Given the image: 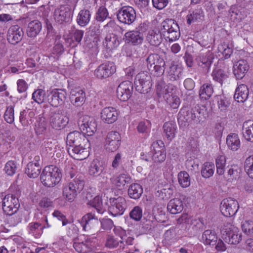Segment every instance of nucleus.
<instances>
[{
	"label": "nucleus",
	"mask_w": 253,
	"mask_h": 253,
	"mask_svg": "<svg viewBox=\"0 0 253 253\" xmlns=\"http://www.w3.org/2000/svg\"><path fill=\"white\" fill-rule=\"evenodd\" d=\"M61 177V173L58 168L49 166L45 167L42 170L40 180L44 186L50 187L58 183Z\"/></svg>",
	"instance_id": "1"
},
{
	"label": "nucleus",
	"mask_w": 253,
	"mask_h": 253,
	"mask_svg": "<svg viewBox=\"0 0 253 253\" xmlns=\"http://www.w3.org/2000/svg\"><path fill=\"white\" fill-rule=\"evenodd\" d=\"M204 110L198 105L192 106L190 108L186 107L180 109L178 113V120H181L187 122H194L199 123L203 118Z\"/></svg>",
	"instance_id": "2"
},
{
	"label": "nucleus",
	"mask_w": 253,
	"mask_h": 253,
	"mask_svg": "<svg viewBox=\"0 0 253 253\" xmlns=\"http://www.w3.org/2000/svg\"><path fill=\"white\" fill-rule=\"evenodd\" d=\"M161 31L166 40L173 42L178 39L180 34L177 23L172 19H167L161 23Z\"/></svg>",
	"instance_id": "3"
},
{
	"label": "nucleus",
	"mask_w": 253,
	"mask_h": 253,
	"mask_svg": "<svg viewBox=\"0 0 253 253\" xmlns=\"http://www.w3.org/2000/svg\"><path fill=\"white\" fill-rule=\"evenodd\" d=\"M147 27L144 23L140 24L135 30L126 33L124 35L126 43L133 46L141 44L144 40L143 33L147 30Z\"/></svg>",
	"instance_id": "4"
},
{
	"label": "nucleus",
	"mask_w": 253,
	"mask_h": 253,
	"mask_svg": "<svg viewBox=\"0 0 253 253\" xmlns=\"http://www.w3.org/2000/svg\"><path fill=\"white\" fill-rule=\"evenodd\" d=\"M65 173L66 177H70L72 179L69 184H73L76 191L79 193L83 189L84 185V174L79 173L71 164H68L65 168Z\"/></svg>",
	"instance_id": "5"
},
{
	"label": "nucleus",
	"mask_w": 253,
	"mask_h": 253,
	"mask_svg": "<svg viewBox=\"0 0 253 253\" xmlns=\"http://www.w3.org/2000/svg\"><path fill=\"white\" fill-rule=\"evenodd\" d=\"M222 238L229 244L237 245L242 240V234L239 233V229L230 222H226L223 229Z\"/></svg>",
	"instance_id": "6"
},
{
	"label": "nucleus",
	"mask_w": 253,
	"mask_h": 253,
	"mask_svg": "<svg viewBox=\"0 0 253 253\" xmlns=\"http://www.w3.org/2000/svg\"><path fill=\"white\" fill-rule=\"evenodd\" d=\"M134 85L138 92L144 94L148 93L152 85L150 75L147 72L139 73L135 77Z\"/></svg>",
	"instance_id": "7"
},
{
	"label": "nucleus",
	"mask_w": 253,
	"mask_h": 253,
	"mask_svg": "<svg viewBox=\"0 0 253 253\" xmlns=\"http://www.w3.org/2000/svg\"><path fill=\"white\" fill-rule=\"evenodd\" d=\"M67 93L65 89L54 88L47 92L48 102L53 107L63 104L66 99Z\"/></svg>",
	"instance_id": "8"
},
{
	"label": "nucleus",
	"mask_w": 253,
	"mask_h": 253,
	"mask_svg": "<svg viewBox=\"0 0 253 253\" xmlns=\"http://www.w3.org/2000/svg\"><path fill=\"white\" fill-rule=\"evenodd\" d=\"M73 14L71 7L62 4L56 7L53 13V18L58 24H62L71 22Z\"/></svg>",
	"instance_id": "9"
},
{
	"label": "nucleus",
	"mask_w": 253,
	"mask_h": 253,
	"mask_svg": "<svg viewBox=\"0 0 253 253\" xmlns=\"http://www.w3.org/2000/svg\"><path fill=\"white\" fill-rule=\"evenodd\" d=\"M136 12L134 9L129 6H124L120 8L117 12V18L121 23L130 25L136 19Z\"/></svg>",
	"instance_id": "10"
},
{
	"label": "nucleus",
	"mask_w": 253,
	"mask_h": 253,
	"mask_svg": "<svg viewBox=\"0 0 253 253\" xmlns=\"http://www.w3.org/2000/svg\"><path fill=\"white\" fill-rule=\"evenodd\" d=\"M109 201L108 211L110 213L114 216L123 215L127 208L125 198L120 196L117 198H111Z\"/></svg>",
	"instance_id": "11"
},
{
	"label": "nucleus",
	"mask_w": 253,
	"mask_h": 253,
	"mask_svg": "<svg viewBox=\"0 0 253 253\" xmlns=\"http://www.w3.org/2000/svg\"><path fill=\"white\" fill-rule=\"evenodd\" d=\"M78 124L83 133H86L88 136L92 135L96 131L97 125L95 120L87 115L80 117Z\"/></svg>",
	"instance_id": "12"
},
{
	"label": "nucleus",
	"mask_w": 253,
	"mask_h": 253,
	"mask_svg": "<svg viewBox=\"0 0 253 253\" xmlns=\"http://www.w3.org/2000/svg\"><path fill=\"white\" fill-rule=\"evenodd\" d=\"M19 207V200L15 195L7 194L4 196L2 210L5 214L12 215L18 211Z\"/></svg>",
	"instance_id": "13"
},
{
	"label": "nucleus",
	"mask_w": 253,
	"mask_h": 253,
	"mask_svg": "<svg viewBox=\"0 0 253 253\" xmlns=\"http://www.w3.org/2000/svg\"><path fill=\"white\" fill-rule=\"evenodd\" d=\"M68 122V118L62 114L59 110L51 111L49 124L53 129L56 130L63 129L67 125Z\"/></svg>",
	"instance_id": "14"
},
{
	"label": "nucleus",
	"mask_w": 253,
	"mask_h": 253,
	"mask_svg": "<svg viewBox=\"0 0 253 253\" xmlns=\"http://www.w3.org/2000/svg\"><path fill=\"white\" fill-rule=\"evenodd\" d=\"M239 204L237 200L228 198L223 199L220 205L222 214L226 217L234 215L239 209Z\"/></svg>",
	"instance_id": "15"
},
{
	"label": "nucleus",
	"mask_w": 253,
	"mask_h": 253,
	"mask_svg": "<svg viewBox=\"0 0 253 253\" xmlns=\"http://www.w3.org/2000/svg\"><path fill=\"white\" fill-rule=\"evenodd\" d=\"M116 66L112 62H106L100 64L95 70L94 75L98 79H106L116 72Z\"/></svg>",
	"instance_id": "16"
},
{
	"label": "nucleus",
	"mask_w": 253,
	"mask_h": 253,
	"mask_svg": "<svg viewBox=\"0 0 253 253\" xmlns=\"http://www.w3.org/2000/svg\"><path fill=\"white\" fill-rule=\"evenodd\" d=\"M214 59V55L212 52L208 50L205 53H200L196 57L195 60L199 67L203 72L207 73L209 72L211 65Z\"/></svg>",
	"instance_id": "17"
},
{
	"label": "nucleus",
	"mask_w": 253,
	"mask_h": 253,
	"mask_svg": "<svg viewBox=\"0 0 253 253\" xmlns=\"http://www.w3.org/2000/svg\"><path fill=\"white\" fill-rule=\"evenodd\" d=\"M89 144L84 143L82 145L67 146L69 154L74 159L77 160L85 159L88 156V151L86 147H89Z\"/></svg>",
	"instance_id": "18"
},
{
	"label": "nucleus",
	"mask_w": 253,
	"mask_h": 253,
	"mask_svg": "<svg viewBox=\"0 0 253 253\" xmlns=\"http://www.w3.org/2000/svg\"><path fill=\"white\" fill-rule=\"evenodd\" d=\"M246 6L247 2L245 0H237V3L231 6L229 12L232 16L234 15L236 19L242 20L249 14Z\"/></svg>",
	"instance_id": "19"
},
{
	"label": "nucleus",
	"mask_w": 253,
	"mask_h": 253,
	"mask_svg": "<svg viewBox=\"0 0 253 253\" xmlns=\"http://www.w3.org/2000/svg\"><path fill=\"white\" fill-rule=\"evenodd\" d=\"M153 153L152 159L155 163L163 162L166 158V152L165 145L161 140L154 142L151 147Z\"/></svg>",
	"instance_id": "20"
},
{
	"label": "nucleus",
	"mask_w": 253,
	"mask_h": 253,
	"mask_svg": "<svg viewBox=\"0 0 253 253\" xmlns=\"http://www.w3.org/2000/svg\"><path fill=\"white\" fill-rule=\"evenodd\" d=\"M133 90V86L131 82L129 81L123 82L117 88V97L121 101H127L131 96Z\"/></svg>",
	"instance_id": "21"
},
{
	"label": "nucleus",
	"mask_w": 253,
	"mask_h": 253,
	"mask_svg": "<svg viewBox=\"0 0 253 253\" xmlns=\"http://www.w3.org/2000/svg\"><path fill=\"white\" fill-rule=\"evenodd\" d=\"M121 137L117 131H111L106 136L105 148L109 152H114L118 149L121 144Z\"/></svg>",
	"instance_id": "22"
},
{
	"label": "nucleus",
	"mask_w": 253,
	"mask_h": 253,
	"mask_svg": "<svg viewBox=\"0 0 253 253\" xmlns=\"http://www.w3.org/2000/svg\"><path fill=\"white\" fill-rule=\"evenodd\" d=\"M88 143V140L84 135L78 131H73L69 133L66 137L67 146L82 145Z\"/></svg>",
	"instance_id": "23"
},
{
	"label": "nucleus",
	"mask_w": 253,
	"mask_h": 253,
	"mask_svg": "<svg viewBox=\"0 0 253 253\" xmlns=\"http://www.w3.org/2000/svg\"><path fill=\"white\" fill-rule=\"evenodd\" d=\"M23 36V29L18 25H13L8 30L7 39L9 43L15 44L22 40Z\"/></svg>",
	"instance_id": "24"
},
{
	"label": "nucleus",
	"mask_w": 253,
	"mask_h": 253,
	"mask_svg": "<svg viewBox=\"0 0 253 253\" xmlns=\"http://www.w3.org/2000/svg\"><path fill=\"white\" fill-rule=\"evenodd\" d=\"M205 13L202 7L198 6L196 8L190 9L186 16V22L189 25L193 23H199L204 21Z\"/></svg>",
	"instance_id": "25"
},
{
	"label": "nucleus",
	"mask_w": 253,
	"mask_h": 253,
	"mask_svg": "<svg viewBox=\"0 0 253 253\" xmlns=\"http://www.w3.org/2000/svg\"><path fill=\"white\" fill-rule=\"evenodd\" d=\"M102 120L107 124H112L118 119V114L116 109L112 107L104 108L101 112Z\"/></svg>",
	"instance_id": "26"
},
{
	"label": "nucleus",
	"mask_w": 253,
	"mask_h": 253,
	"mask_svg": "<svg viewBox=\"0 0 253 253\" xmlns=\"http://www.w3.org/2000/svg\"><path fill=\"white\" fill-rule=\"evenodd\" d=\"M162 33L158 28H155L148 31L146 36V41L151 45L158 46L163 41Z\"/></svg>",
	"instance_id": "27"
},
{
	"label": "nucleus",
	"mask_w": 253,
	"mask_h": 253,
	"mask_svg": "<svg viewBox=\"0 0 253 253\" xmlns=\"http://www.w3.org/2000/svg\"><path fill=\"white\" fill-rule=\"evenodd\" d=\"M71 101L72 104L76 106H82L85 100V93L80 88L72 89L70 92Z\"/></svg>",
	"instance_id": "28"
},
{
	"label": "nucleus",
	"mask_w": 253,
	"mask_h": 253,
	"mask_svg": "<svg viewBox=\"0 0 253 253\" xmlns=\"http://www.w3.org/2000/svg\"><path fill=\"white\" fill-rule=\"evenodd\" d=\"M90 6H86L81 9L78 13L76 22L81 27H85L89 23L92 12L90 9Z\"/></svg>",
	"instance_id": "29"
},
{
	"label": "nucleus",
	"mask_w": 253,
	"mask_h": 253,
	"mask_svg": "<svg viewBox=\"0 0 253 253\" xmlns=\"http://www.w3.org/2000/svg\"><path fill=\"white\" fill-rule=\"evenodd\" d=\"M95 224H98V220L95 214L92 212L85 214L81 220V224L85 231H89Z\"/></svg>",
	"instance_id": "30"
},
{
	"label": "nucleus",
	"mask_w": 253,
	"mask_h": 253,
	"mask_svg": "<svg viewBox=\"0 0 253 253\" xmlns=\"http://www.w3.org/2000/svg\"><path fill=\"white\" fill-rule=\"evenodd\" d=\"M234 74L237 79H242L248 72L249 69V65L247 61L240 60L234 65Z\"/></svg>",
	"instance_id": "31"
},
{
	"label": "nucleus",
	"mask_w": 253,
	"mask_h": 253,
	"mask_svg": "<svg viewBox=\"0 0 253 253\" xmlns=\"http://www.w3.org/2000/svg\"><path fill=\"white\" fill-rule=\"evenodd\" d=\"M184 208L182 201L179 198L171 199L168 203L167 210L171 214H175L181 212Z\"/></svg>",
	"instance_id": "32"
},
{
	"label": "nucleus",
	"mask_w": 253,
	"mask_h": 253,
	"mask_svg": "<svg viewBox=\"0 0 253 253\" xmlns=\"http://www.w3.org/2000/svg\"><path fill=\"white\" fill-rule=\"evenodd\" d=\"M104 168V165L102 161L94 159L90 164L88 173L93 177H97L101 175Z\"/></svg>",
	"instance_id": "33"
},
{
	"label": "nucleus",
	"mask_w": 253,
	"mask_h": 253,
	"mask_svg": "<svg viewBox=\"0 0 253 253\" xmlns=\"http://www.w3.org/2000/svg\"><path fill=\"white\" fill-rule=\"evenodd\" d=\"M113 184L119 189H122L126 184L131 182V178L127 173H121L116 177L112 178Z\"/></svg>",
	"instance_id": "34"
},
{
	"label": "nucleus",
	"mask_w": 253,
	"mask_h": 253,
	"mask_svg": "<svg viewBox=\"0 0 253 253\" xmlns=\"http://www.w3.org/2000/svg\"><path fill=\"white\" fill-rule=\"evenodd\" d=\"M42 23L38 20H35L29 23L27 28V34L29 37L35 38L41 32Z\"/></svg>",
	"instance_id": "35"
},
{
	"label": "nucleus",
	"mask_w": 253,
	"mask_h": 253,
	"mask_svg": "<svg viewBox=\"0 0 253 253\" xmlns=\"http://www.w3.org/2000/svg\"><path fill=\"white\" fill-rule=\"evenodd\" d=\"M166 74L169 81H176L180 79L182 75V70L178 65L172 64L167 70Z\"/></svg>",
	"instance_id": "36"
},
{
	"label": "nucleus",
	"mask_w": 253,
	"mask_h": 253,
	"mask_svg": "<svg viewBox=\"0 0 253 253\" xmlns=\"http://www.w3.org/2000/svg\"><path fill=\"white\" fill-rule=\"evenodd\" d=\"M249 90L247 85L241 84L236 89L234 98L238 102H244L248 98Z\"/></svg>",
	"instance_id": "37"
},
{
	"label": "nucleus",
	"mask_w": 253,
	"mask_h": 253,
	"mask_svg": "<svg viewBox=\"0 0 253 253\" xmlns=\"http://www.w3.org/2000/svg\"><path fill=\"white\" fill-rule=\"evenodd\" d=\"M164 133L168 140H171L175 136L177 126L175 122L169 121L166 122L163 127Z\"/></svg>",
	"instance_id": "38"
},
{
	"label": "nucleus",
	"mask_w": 253,
	"mask_h": 253,
	"mask_svg": "<svg viewBox=\"0 0 253 253\" xmlns=\"http://www.w3.org/2000/svg\"><path fill=\"white\" fill-rule=\"evenodd\" d=\"M41 166L38 163L29 162L25 169V173L30 178H36L41 173Z\"/></svg>",
	"instance_id": "39"
},
{
	"label": "nucleus",
	"mask_w": 253,
	"mask_h": 253,
	"mask_svg": "<svg viewBox=\"0 0 253 253\" xmlns=\"http://www.w3.org/2000/svg\"><path fill=\"white\" fill-rule=\"evenodd\" d=\"M217 240V237L214 231L207 230L202 234V241L205 245L214 246L216 245Z\"/></svg>",
	"instance_id": "40"
},
{
	"label": "nucleus",
	"mask_w": 253,
	"mask_h": 253,
	"mask_svg": "<svg viewBox=\"0 0 253 253\" xmlns=\"http://www.w3.org/2000/svg\"><path fill=\"white\" fill-rule=\"evenodd\" d=\"M120 44L118 37L114 34H108L103 42L104 47L110 50L116 48Z\"/></svg>",
	"instance_id": "41"
},
{
	"label": "nucleus",
	"mask_w": 253,
	"mask_h": 253,
	"mask_svg": "<svg viewBox=\"0 0 253 253\" xmlns=\"http://www.w3.org/2000/svg\"><path fill=\"white\" fill-rule=\"evenodd\" d=\"M226 144L229 149L237 151L241 145L240 140L237 134L232 133L227 135Z\"/></svg>",
	"instance_id": "42"
},
{
	"label": "nucleus",
	"mask_w": 253,
	"mask_h": 253,
	"mask_svg": "<svg viewBox=\"0 0 253 253\" xmlns=\"http://www.w3.org/2000/svg\"><path fill=\"white\" fill-rule=\"evenodd\" d=\"M73 184L68 183L65 185L63 188L64 198L69 202H72L77 196L78 193H79L75 188H73Z\"/></svg>",
	"instance_id": "43"
},
{
	"label": "nucleus",
	"mask_w": 253,
	"mask_h": 253,
	"mask_svg": "<svg viewBox=\"0 0 253 253\" xmlns=\"http://www.w3.org/2000/svg\"><path fill=\"white\" fill-rule=\"evenodd\" d=\"M242 133L247 141L253 142V121L248 120L243 123Z\"/></svg>",
	"instance_id": "44"
},
{
	"label": "nucleus",
	"mask_w": 253,
	"mask_h": 253,
	"mask_svg": "<svg viewBox=\"0 0 253 253\" xmlns=\"http://www.w3.org/2000/svg\"><path fill=\"white\" fill-rule=\"evenodd\" d=\"M127 193L130 198L134 200L138 199L143 193V188L138 183H132L129 186Z\"/></svg>",
	"instance_id": "45"
},
{
	"label": "nucleus",
	"mask_w": 253,
	"mask_h": 253,
	"mask_svg": "<svg viewBox=\"0 0 253 253\" xmlns=\"http://www.w3.org/2000/svg\"><path fill=\"white\" fill-rule=\"evenodd\" d=\"M42 224V223L40 221V219L38 221L30 223L27 226L29 233L37 238H39L43 232L42 230L41 229Z\"/></svg>",
	"instance_id": "46"
},
{
	"label": "nucleus",
	"mask_w": 253,
	"mask_h": 253,
	"mask_svg": "<svg viewBox=\"0 0 253 253\" xmlns=\"http://www.w3.org/2000/svg\"><path fill=\"white\" fill-rule=\"evenodd\" d=\"M73 247L79 253H87L91 249V247L87 240L80 242L79 239L77 238L75 239Z\"/></svg>",
	"instance_id": "47"
},
{
	"label": "nucleus",
	"mask_w": 253,
	"mask_h": 253,
	"mask_svg": "<svg viewBox=\"0 0 253 253\" xmlns=\"http://www.w3.org/2000/svg\"><path fill=\"white\" fill-rule=\"evenodd\" d=\"M213 92L212 85L209 83H206L200 87L199 96L202 99L208 100L211 96Z\"/></svg>",
	"instance_id": "48"
},
{
	"label": "nucleus",
	"mask_w": 253,
	"mask_h": 253,
	"mask_svg": "<svg viewBox=\"0 0 253 253\" xmlns=\"http://www.w3.org/2000/svg\"><path fill=\"white\" fill-rule=\"evenodd\" d=\"M88 205L94 208L98 213L103 214L106 211V205L103 204L102 199L99 196H95L88 202Z\"/></svg>",
	"instance_id": "49"
},
{
	"label": "nucleus",
	"mask_w": 253,
	"mask_h": 253,
	"mask_svg": "<svg viewBox=\"0 0 253 253\" xmlns=\"http://www.w3.org/2000/svg\"><path fill=\"white\" fill-rule=\"evenodd\" d=\"M214 165L211 162H206L201 169V174L205 178L211 177L214 172Z\"/></svg>",
	"instance_id": "50"
},
{
	"label": "nucleus",
	"mask_w": 253,
	"mask_h": 253,
	"mask_svg": "<svg viewBox=\"0 0 253 253\" xmlns=\"http://www.w3.org/2000/svg\"><path fill=\"white\" fill-rule=\"evenodd\" d=\"M164 98L167 101V103L173 109L178 108L180 104L179 97L173 94H170L169 93H166V95H164Z\"/></svg>",
	"instance_id": "51"
},
{
	"label": "nucleus",
	"mask_w": 253,
	"mask_h": 253,
	"mask_svg": "<svg viewBox=\"0 0 253 253\" xmlns=\"http://www.w3.org/2000/svg\"><path fill=\"white\" fill-rule=\"evenodd\" d=\"M105 246L110 249L117 248L119 246L123 247L125 246L124 241L122 240H119L113 236H109L106 241Z\"/></svg>",
	"instance_id": "52"
},
{
	"label": "nucleus",
	"mask_w": 253,
	"mask_h": 253,
	"mask_svg": "<svg viewBox=\"0 0 253 253\" xmlns=\"http://www.w3.org/2000/svg\"><path fill=\"white\" fill-rule=\"evenodd\" d=\"M226 164L225 157L223 155L218 156L215 160L216 167V173L219 175H222L224 173Z\"/></svg>",
	"instance_id": "53"
},
{
	"label": "nucleus",
	"mask_w": 253,
	"mask_h": 253,
	"mask_svg": "<svg viewBox=\"0 0 253 253\" xmlns=\"http://www.w3.org/2000/svg\"><path fill=\"white\" fill-rule=\"evenodd\" d=\"M178 180L179 184L183 188H187L190 185V176L186 171H180L178 173Z\"/></svg>",
	"instance_id": "54"
},
{
	"label": "nucleus",
	"mask_w": 253,
	"mask_h": 253,
	"mask_svg": "<svg viewBox=\"0 0 253 253\" xmlns=\"http://www.w3.org/2000/svg\"><path fill=\"white\" fill-rule=\"evenodd\" d=\"M142 215V209L138 206L133 207L129 213L130 218L135 221H139L141 219Z\"/></svg>",
	"instance_id": "55"
},
{
	"label": "nucleus",
	"mask_w": 253,
	"mask_h": 253,
	"mask_svg": "<svg viewBox=\"0 0 253 253\" xmlns=\"http://www.w3.org/2000/svg\"><path fill=\"white\" fill-rule=\"evenodd\" d=\"M109 17V12L104 6H101L97 10L95 14V19L98 22H102Z\"/></svg>",
	"instance_id": "56"
},
{
	"label": "nucleus",
	"mask_w": 253,
	"mask_h": 253,
	"mask_svg": "<svg viewBox=\"0 0 253 253\" xmlns=\"http://www.w3.org/2000/svg\"><path fill=\"white\" fill-rule=\"evenodd\" d=\"M46 95L45 91L42 89H38L32 94V99L39 104L44 102Z\"/></svg>",
	"instance_id": "57"
},
{
	"label": "nucleus",
	"mask_w": 253,
	"mask_h": 253,
	"mask_svg": "<svg viewBox=\"0 0 253 253\" xmlns=\"http://www.w3.org/2000/svg\"><path fill=\"white\" fill-rule=\"evenodd\" d=\"M211 76L214 81L217 82L221 84H222L223 80L227 77V76L224 73L223 70L218 68H215L213 70Z\"/></svg>",
	"instance_id": "58"
},
{
	"label": "nucleus",
	"mask_w": 253,
	"mask_h": 253,
	"mask_svg": "<svg viewBox=\"0 0 253 253\" xmlns=\"http://www.w3.org/2000/svg\"><path fill=\"white\" fill-rule=\"evenodd\" d=\"M156 91L158 95L161 97L162 95L164 96L166 93H170L169 87H167L165 85V82L160 79L158 81L156 84Z\"/></svg>",
	"instance_id": "59"
},
{
	"label": "nucleus",
	"mask_w": 253,
	"mask_h": 253,
	"mask_svg": "<svg viewBox=\"0 0 253 253\" xmlns=\"http://www.w3.org/2000/svg\"><path fill=\"white\" fill-rule=\"evenodd\" d=\"M47 124L44 118L40 117L39 120L36 125L35 131L38 135L44 133L46 129Z\"/></svg>",
	"instance_id": "60"
},
{
	"label": "nucleus",
	"mask_w": 253,
	"mask_h": 253,
	"mask_svg": "<svg viewBox=\"0 0 253 253\" xmlns=\"http://www.w3.org/2000/svg\"><path fill=\"white\" fill-rule=\"evenodd\" d=\"M244 169L249 176L253 178V156H249L246 159Z\"/></svg>",
	"instance_id": "61"
},
{
	"label": "nucleus",
	"mask_w": 253,
	"mask_h": 253,
	"mask_svg": "<svg viewBox=\"0 0 253 253\" xmlns=\"http://www.w3.org/2000/svg\"><path fill=\"white\" fill-rule=\"evenodd\" d=\"M4 118L5 121L11 124L14 122V106L10 105L6 108V110L4 114Z\"/></svg>",
	"instance_id": "62"
},
{
	"label": "nucleus",
	"mask_w": 253,
	"mask_h": 253,
	"mask_svg": "<svg viewBox=\"0 0 253 253\" xmlns=\"http://www.w3.org/2000/svg\"><path fill=\"white\" fill-rule=\"evenodd\" d=\"M19 121L23 126H26L31 124L33 121L28 116V111L23 110L20 112Z\"/></svg>",
	"instance_id": "63"
},
{
	"label": "nucleus",
	"mask_w": 253,
	"mask_h": 253,
	"mask_svg": "<svg viewBox=\"0 0 253 253\" xmlns=\"http://www.w3.org/2000/svg\"><path fill=\"white\" fill-rule=\"evenodd\" d=\"M122 154L119 153L115 156L111 165L113 168L112 170L113 173H114L115 170L119 169L121 167L122 163Z\"/></svg>",
	"instance_id": "64"
}]
</instances>
